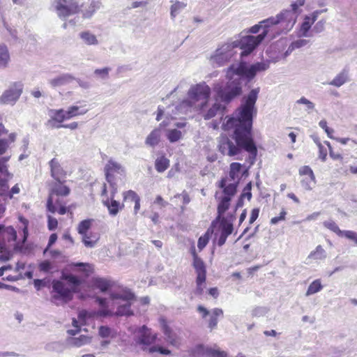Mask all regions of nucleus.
I'll return each instance as SVG.
<instances>
[{
	"label": "nucleus",
	"instance_id": "obj_1",
	"mask_svg": "<svg viewBox=\"0 0 357 357\" xmlns=\"http://www.w3.org/2000/svg\"><path fill=\"white\" fill-rule=\"evenodd\" d=\"M259 93V88L252 89L243 97L241 107L236 110V117H226V122L222 123V129L225 131L232 130L233 139L236 144L227 137H222L219 141V150L223 154L234 156L241 152V149L250 153L249 158L253 164L257 149L251 136L252 115L256 114L255 103Z\"/></svg>",
	"mask_w": 357,
	"mask_h": 357
},
{
	"label": "nucleus",
	"instance_id": "obj_30",
	"mask_svg": "<svg viewBox=\"0 0 357 357\" xmlns=\"http://www.w3.org/2000/svg\"><path fill=\"white\" fill-rule=\"evenodd\" d=\"M261 29H262V32L261 33H264L265 31H267L266 37H268L270 40L274 38V35L271 33L272 31L271 24H266V23H264V20L260 22L259 24L252 26L249 31L252 33H257Z\"/></svg>",
	"mask_w": 357,
	"mask_h": 357
},
{
	"label": "nucleus",
	"instance_id": "obj_29",
	"mask_svg": "<svg viewBox=\"0 0 357 357\" xmlns=\"http://www.w3.org/2000/svg\"><path fill=\"white\" fill-rule=\"evenodd\" d=\"M10 61L9 50L5 44H0V68H6Z\"/></svg>",
	"mask_w": 357,
	"mask_h": 357
},
{
	"label": "nucleus",
	"instance_id": "obj_31",
	"mask_svg": "<svg viewBox=\"0 0 357 357\" xmlns=\"http://www.w3.org/2000/svg\"><path fill=\"white\" fill-rule=\"evenodd\" d=\"M1 231L2 232L3 242L5 244V242L7 241H14L16 240L17 234L15 230L12 227H5L3 225H1Z\"/></svg>",
	"mask_w": 357,
	"mask_h": 357
},
{
	"label": "nucleus",
	"instance_id": "obj_23",
	"mask_svg": "<svg viewBox=\"0 0 357 357\" xmlns=\"http://www.w3.org/2000/svg\"><path fill=\"white\" fill-rule=\"evenodd\" d=\"M238 182L231 181L228 178H223L220 181V187L223 188L224 197H231L236 192Z\"/></svg>",
	"mask_w": 357,
	"mask_h": 357
},
{
	"label": "nucleus",
	"instance_id": "obj_15",
	"mask_svg": "<svg viewBox=\"0 0 357 357\" xmlns=\"http://www.w3.org/2000/svg\"><path fill=\"white\" fill-rule=\"evenodd\" d=\"M106 195V185H104L102 190V196L103 197L102 203L104 206L107 208L109 215L115 216L118 214L119 211L122 209L123 206L121 205L120 202L114 199L115 194L113 195V188H112L110 197H107Z\"/></svg>",
	"mask_w": 357,
	"mask_h": 357
},
{
	"label": "nucleus",
	"instance_id": "obj_44",
	"mask_svg": "<svg viewBox=\"0 0 357 357\" xmlns=\"http://www.w3.org/2000/svg\"><path fill=\"white\" fill-rule=\"evenodd\" d=\"M186 7V3L183 1H176L171 6L170 14L174 18L183 9Z\"/></svg>",
	"mask_w": 357,
	"mask_h": 357
},
{
	"label": "nucleus",
	"instance_id": "obj_3",
	"mask_svg": "<svg viewBox=\"0 0 357 357\" xmlns=\"http://www.w3.org/2000/svg\"><path fill=\"white\" fill-rule=\"evenodd\" d=\"M134 301V294L130 291L123 289L110 291V297L96 298L100 309L96 314L100 317L133 315L130 306Z\"/></svg>",
	"mask_w": 357,
	"mask_h": 357
},
{
	"label": "nucleus",
	"instance_id": "obj_56",
	"mask_svg": "<svg viewBox=\"0 0 357 357\" xmlns=\"http://www.w3.org/2000/svg\"><path fill=\"white\" fill-rule=\"evenodd\" d=\"M139 198V197L137 193L132 190H128L123 192L124 201L135 202V200Z\"/></svg>",
	"mask_w": 357,
	"mask_h": 357
},
{
	"label": "nucleus",
	"instance_id": "obj_26",
	"mask_svg": "<svg viewBox=\"0 0 357 357\" xmlns=\"http://www.w3.org/2000/svg\"><path fill=\"white\" fill-rule=\"evenodd\" d=\"M79 37L83 44L89 46L98 45L99 40L97 36L89 31H84L79 33Z\"/></svg>",
	"mask_w": 357,
	"mask_h": 357
},
{
	"label": "nucleus",
	"instance_id": "obj_36",
	"mask_svg": "<svg viewBox=\"0 0 357 357\" xmlns=\"http://www.w3.org/2000/svg\"><path fill=\"white\" fill-rule=\"evenodd\" d=\"M296 105H303L304 110L309 114L315 110V104L304 96L297 100Z\"/></svg>",
	"mask_w": 357,
	"mask_h": 357
},
{
	"label": "nucleus",
	"instance_id": "obj_11",
	"mask_svg": "<svg viewBox=\"0 0 357 357\" xmlns=\"http://www.w3.org/2000/svg\"><path fill=\"white\" fill-rule=\"evenodd\" d=\"M24 85L20 82L11 84L0 96V105L13 106L20 99L23 92Z\"/></svg>",
	"mask_w": 357,
	"mask_h": 357
},
{
	"label": "nucleus",
	"instance_id": "obj_25",
	"mask_svg": "<svg viewBox=\"0 0 357 357\" xmlns=\"http://www.w3.org/2000/svg\"><path fill=\"white\" fill-rule=\"evenodd\" d=\"M50 166L52 176L58 182H60L61 180L63 178L65 174L58 160L56 158H53L50 162Z\"/></svg>",
	"mask_w": 357,
	"mask_h": 357
},
{
	"label": "nucleus",
	"instance_id": "obj_57",
	"mask_svg": "<svg viewBox=\"0 0 357 357\" xmlns=\"http://www.w3.org/2000/svg\"><path fill=\"white\" fill-rule=\"evenodd\" d=\"M7 179H3L0 178V195L5 196L7 195V191L9 188L8 184V180Z\"/></svg>",
	"mask_w": 357,
	"mask_h": 357
},
{
	"label": "nucleus",
	"instance_id": "obj_54",
	"mask_svg": "<svg viewBox=\"0 0 357 357\" xmlns=\"http://www.w3.org/2000/svg\"><path fill=\"white\" fill-rule=\"evenodd\" d=\"M110 70L111 68L108 67H105L101 69H96L94 70V75L102 79H105L108 77Z\"/></svg>",
	"mask_w": 357,
	"mask_h": 357
},
{
	"label": "nucleus",
	"instance_id": "obj_12",
	"mask_svg": "<svg viewBox=\"0 0 357 357\" xmlns=\"http://www.w3.org/2000/svg\"><path fill=\"white\" fill-rule=\"evenodd\" d=\"M105 172L106 180L109 183L112 188H113V195L117 192L116 183L115 182L114 175L119 174L120 176H125V168L118 162L109 159L105 166Z\"/></svg>",
	"mask_w": 357,
	"mask_h": 357
},
{
	"label": "nucleus",
	"instance_id": "obj_42",
	"mask_svg": "<svg viewBox=\"0 0 357 357\" xmlns=\"http://www.w3.org/2000/svg\"><path fill=\"white\" fill-rule=\"evenodd\" d=\"M213 230L212 227L208 229V230L206 231V233L199 237L198 240L197 246L198 248L202 250L203 248L206 247V245L208 244L209 239L211 238V235L213 234Z\"/></svg>",
	"mask_w": 357,
	"mask_h": 357
},
{
	"label": "nucleus",
	"instance_id": "obj_53",
	"mask_svg": "<svg viewBox=\"0 0 357 357\" xmlns=\"http://www.w3.org/2000/svg\"><path fill=\"white\" fill-rule=\"evenodd\" d=\"M10 252L5 247V244L0 248V261L5 262L8 261L11 257Z\"/></svg>",
	"mask_w": 357,
	"mask_h": 357
},
{
	"label": "nucleus",
	"instance_id": "obj_60",
	"mask_svg": "<svg viewBox=\"0 0 357 357\" xmlns=\"http://www.w3.org/2000/svg\"><path fill=\"white\" fill-rule=\"evenodd\" d=\"M39 268L41 271L47 273L52 268V266L49 261H44L40 264Z\"/></svg>",
	"mask_w": 357,
	"mask_h": 357
},
{
	"label": "nucleus",
	"instance_id": "obj_2",
	"mask_svg": "<svg viewBox=\"0 0 357 357\" xmlns=\"http://www.w3.org/2000/svg\"><path fill=\"white\" fill-rule=\"evenodd\" d=\"M228 82L224 87L222 82L214 84V90L224 101L230 102L242 93V80L252 79L257 74L252 65L248 66L245 62H240L238 66L231 65L225 70Z\"/></svg>",
	"mask_w": 357,
	"mask_h": 357
},
{
	"label": "nucleus",
	"instance_id": "obj_14",
	"mask_svg": "<svg viewBox=\"0 0 357 357\" xmlns=\"http://www.w3.org/2000/svg\"><path fill=\"white\" fill-rule=\"evenodd\" d=\"M67 111L63 109H50L48 115L50 119L47 121V126L51 128H60L62 127V123L70 119L67 114Z\"/></svg>",
	"mask_w": 357,
	"mask_h": 357
},
{
	"label": "nucleus",
	"instance_id": "obj_13",
	"mask_svg": "<svg viewBox=\"0 0 357 357\" xmlns=\"http://www.w3.org/2000/svg\"><path fill=\"white\" fill-rule=\"evenodd\" d=\"M326 10H315L308 15L305 16L303 22L301 24L300 27L297 32L298 37L310 38L313 36V31L312 26L317 20L318 16Z\"/></svg>",
	"mask_w": 357,
	"mask_h": 357
},
{
	"label": "nucleus",
	"instance_id": "obj_27",
	"mask_svg": "<svg viewBox=\"0 0 357 357\" xmlns=\"http://www.w3.org/2000/svg\"><path fill=\"white\" fill-rule=\"evenodd\" d=\"M66 111L70 119L77 116L84 115L88 112L89 109L86 107L85 105H73L68 107Z\"/></svg>",
	"mask_w": 357,
	"mask_h": 357
},
{
	"label": "nucleus",
	"instance_id": "obj_22",
	"mask_svg": "<svg viewBox=\"0 0 357 357\" xmlns=\"http://www.w3.org/2000/svg\"><path fill=\"white\" fill-rule=\"evenodd\" d=\"M193 255V266L196 271L197 277L199 280H203L204 278H206V267L203 261L199 258L195 253V249H192Z\"/></svg>",
	"mask_w": 357,
	"mask_h": 357
},
{
	"label": "nucleus",
	"instance_id": "obj_38",
	"mask_svg": "<svg viewBox=\"0 0 357 357\" xmlns=\"http://www.w3.org/2000/svg\"><path fill=\"white\" fill-rule=\"evenodd\" d=\"M220 229L222 234L229 236L233 231L232 220L222 218L220 223Z\"/></svg>",
	"mask_w": 357,
	"mask_h": 357
},
{
	"label": "nucleus",
	"instance_id": "obj_62",
	"mask_svg": "<svg viewBox=\"0 0 357 357\" xmlns=\"http://www.w3.org/2000/svg\"><path fill=\"white\" fill-rule=\"evenodd\" d=\"M287 213L285 211L284 209H282V211L280 212V216L278 217H274L273 218H271V223L272 225H276L278 224L280 221L281 220H285V215H286Z\"/></svg>",
	"mask_w": 357,
	"mask_h": 357
},
{
	"label": "nucleus",
	"instance_id": "obj_63",
	"mask_svg": "<svg viewBox=\"0 0 357 357\" xmlns=\"http://www.w3.org/2000/svg\"><path fill=\"white\" fill-rule=\"evenodd\" d=\"M57 220L50 215H48V229L50 230H54L57 227Z\"/></svg>",
	"mask_w": 357,
	"mask_h": 357
},
{
	"label": "nucleus",
	"instance_id": "obj_7",
	"mask_svg": "<svg viewBox=\"0 0 357 357\" xmlns=\"http://www.w3.org/2000/svg\"><path fill=\"white\" fill-rule=\"evenodd\" d=\"M237 55L236 43H234L233 38H230L218 45L210 56L209 61L212 66L221 67L234 60Z\"/></svg>",
	"mask_w": 357,
	"mask_h": 357
},
{
	"label": "nucleus",
	"instance_id": "obj_8",
	"mask_svg": "<svg viewBox=\"0 0 357 357\" xmlns=\"http://www.w3.org/2000/svg\"><path fill=\"white\" fill-rule=\"evenodd\" d=\"M267 36V31L258 36H244L233 38L236 43L237 50H241V57L249 55L264 40Z\"/></svg>",
	"mask_w": 357,
	"mask_h": 357
},
{
	"label": "nucleus",
	"instance_id": "obj_37",
	"mask_svg": "<svg viewBox=\"0 0 357 357\" xmlns=\"http://www.w3.org/2000/svg\"><path fill=\"white\" fill-rule=\"evenodd\" d=\"M184 134V132L176 128L169 129L166 132V137L171 143H174L182 139Z\"/></svg>",
	"mask_w": 357,
	"mask_h": 357
},
{
	"label": "nucleus",
	"instance_id": "obj_9",
	"mask_svg": "<svg viewBox=\"0 0 357 357\" xmlns=\"http://www.w3.org/2000/svg\"><path fill=\"white\" fill-rule=\"evenodd\" d=\"M298 15V13L294 10H284L275 17H271L264 20V23L271 24V28L273 26L278 25L281 31L287 32L294 26Z\"/></svg>",
	"mask_w": 357,
	"mask_h": 357
},
{
	"label": "nucleus",
	"instance_id": "obj_19",
	"mask_svg": "<svg viewBox=\"0 0 357 357\" xmlns=\"http://www.w3.org/2000/svg\"><path fill=\"white\" fill-rule=\"evenodd\" d=\"M75 78L69 73L61 74L48 80L49 84L52 88L63 86L71 83Z\"/></svg>",
	"mask_w": 357,
	"mask_h": 357
},
{
	"label": "nucleus",
	"instance_id": "obj_47",
	"mask_svg": "<svg viewBox=\"0 0 357 357\" xmlns=\"http://www.w3.org/2000/svg\"><path fill=\"white\" fill-rule=\"evenodd\" d=\"M309 43L308 40L306 39H298L291 43L288 50L286 52V55H287L289 52H291L295 49H298L302 47L306 46Z\"/></svg>",
	"mask_w": 357,
	"mask_h": 357
},
{
	"label": "nucleus",
	"instance_id": "obj_17",
	"mask_svg": "<svg viewBox=\"0 0 357 357\" xmlns=\"http://www.w3.org/2000/svg\"><path fill=\"white\" fill-rule=\"evenodd\" d=\"M198 311L202 314V317L205 318L207 315L210 314V319L208 320V327L211 330L216 328L218 325V317H223V310L220 308H214L211 312H209L206 308L203 306L199 305L197 307Z\"/></svg>",
	"mask_w": 357,
	"mask_h": 357
},
{
	"label": "nucleus",
	"instance_id": "obj_51",
	"mask_svg": "<svg viewBox=\"0 0 357 357\" xmlns=\"http://www.w3.org/2000/svg\"><path fill=\"white\" fill-rule=\"evenodd\" d=\"M270 60H266L261 62H257L252 65L254 67L255 70H256L257 73H258L268 70L270 67Z\"/></svg>",
	"mask_w": 357,
	"mask_h": 357
},
{
	"label": "nucleus",
	"instance_id": "obj_35",
	"mask_svg": "<svg viewBox=\"0 0 357 357\" xmlns=\"http://www.w3.org/2000/svg\"><path fill=\"white\" fill-rule=\"evenodd\" d=\"M327 257L326 251L323 248L321 245H317L316 248L312 251L309 255L308 259H312L314 260H324Z\"/></svg>",
	"mask_w": 357,
	"mask_h": 357
},
{
	"label": "nucleus",
	"instance_id": "obj_34",
	"mask_svg": "<svg viewBox=\"0 0 357 357\" xmlns=\"http://www.w3.org/2000/svg\"><path fill=\"white\" fill-rule=\"evenodd\" d=\"M241 169V165L238 162H233L230 165V171L229 174L228 180L231 181L238 182L240 178V172Z\"/></svg>",
	"mask_w": 357,
	"mask_h": 357
},
{
	"label": "nucleus",
	"instance_id": "obj_33",
	"mask_svg": "<svg viewBox=\"0 0 357 357\" xmlns=\"http://www.w3.org/2000/svg\"><path fill=\"white\" fill-rule=\"evenodd\" d=\"M94 285L96 288L99 289L102 292L108 291L110 295V291H116L112 288L110 281L103 278H96L94 282ZM118 291V289H116Z\"/></svg>",
	"mask_w": 357,
	"mask_h": 357
},
{
	"label": "nucleus",
	"instance_id": "obj_55",
	"mask_svg": "<svg viewBox=\"0 0 357 357\" xmlns=\"http://www.w3.org/2000/svg\"><path fill=\"white\" fill-rule=\"evenodd\" d=\"M326 20H321L317 22L312 28L313 35L324 31L325 29Z\"/></svg>",
	"mask_w": 357,
	"mask_h": 357
},
{
	"label": "nucleus",
	"instance_id": "obj_28",
	"mask_svg": "<svg viewBox=\"0 0 357 357\" xmlns=\"http://www.w3.org/2000/svg\"><path fill=\"white\" fill-rule=\"evenodd\" d=\"M161 137V130L160 128L153 130L150 134L147 136L145 140V144L151 147L157 146Z\"/></svg>",
	"mask_w": 357,
	"mask_h": 357
},
{
	"label": "nucleus",
	"instance_id": "obj_43",
	"mask_svg": "<svg viewBox=\"0 0 357 357\" xmlns=\"http://www.w3.org/2000/svg\"><path fill=\"white\" fill-rule=\"evenodd\" d=\"M98 333L102 338H114L116 335V332L114 330L106 326H100L98 330Z\"/></svg>",
	"mask_w": 357,
	"mask_h": 357
},
{
	"label": "nucleus",
	"instance_id": "obj_39",
	"mask_svg": "<svg viewBox=\"0 0 357 357\" xmlns=\"http://www.w3.org/2000/svg\"><path fill=\"white\" fill-rule=\"evenodd\" d=\"M348 81V73L346 71H342L337 74L332 81L329 82L330 85L336 87H340Z\"/></svg>",
	"mask_w": 357,
	"mask_h": 357
},
{
	"label": "nucleus",
	"instance_id": "obj_21",
	"mask_svg": "<svg viewBox=\"0 0 357 357\" xmlns=\"http://www.w3.org/2000/svg\"><path fill=\"white\" fill-rule=\"evenodd\" d=\"M92 337L89 335H81L79 337H70L66 339V344L69 347H81L91 343Z\"/></svg>",
	"mask_w": 357,
	"mask_h": 357
},
{
	"label": "nucleus",
	"instance_id": "obj_18",
	"mask_svg": "<svg viewBox=\"0 0 357 357\" xmlns=\"http://www.w3.org/2000/svg\"><path fill=\"white\" fill-rule=\"evenodd\" d=\"M213 91L216 93L217 97L215 98V102L213 104V105L206 112L204 109L202 111L203 112L202 115L204 119L208 120L211 119L217 115L219 113H221L225 108V106L222 105L219 100L225 103H228L229 102H226L222 100L219 96L218 93L213 89Z\"/></svg>",
	"mask_w": 357,
	"mask_h": 357
},
{
	"label": "nucleus",
	"instance_id": "obj_16",
	"mask_svg": "<svg viewBox=\"0 0 357 357\" xmlns=\"http://www.w3.org/2000/svg\"><path fill=\"white\" fill-rule=\"evenodd\" d=\"M70 193V189L66 185H63L61 184V182H58L57 183H55L54 187L52 189V192L49 195V197L47 199V210L54 213L56 212V206L53 204V197L52 195L55 194L56 195L59 196H67Z\"/></svg>",
	"mask_w": 357,
	"mask_h": 357
},
{
	"label": "nucleus",
	"instance_id": "obj_45",
	"mask_svg": "<svg viewBox=\"0 0 357 357\" xmlns=\"http://www.w3.org/2000/svg\"><path fill=\"white\" fill-rule=\"evenodd\" d=\"M93 220L87 219L81 221L77 225V232L81 234H84L85 233H88L92 225Z\"/></svg>",
	"mask_w": 357,
	"mask_h": 357
},
{
	"label": "nucleus",
	"instance_id": "obj_52",
	"mask_svg": "<svg viewBox=\"0 0 357 357\" xmlns=\"http://www.w3.org/2000/svg\"><path fill=\"white\" fill-rule=\"evenodd\" d=\"M340 237H344L352 241L357 245V232L351 230H343Z\"/></svg>",
	"mask_w": 357,
	"mask_h": 357
},
{
	"label": "nucleus",
	"instance_id": "obj_48",
	"mask_svg": "<svg viewBox=\"0 0 357 357\" xmlns=\"http://www.w3.org/2000/svg\"><path fill=\"white\" fill-rule=\"evenodd\" d=\"M324 226L340 236L343 230H341L333 220H326L323 222Z\"/></svg>",
	"mask_w": 357,
	"mask_h": 357
},
{
	"label": "nucleus",
	"instance_id": "obj_5",
	"mask_svg": "<svg viewBox=\"0 0 357 357\" xmlns=\"http://www.w3.org/2000/svg\"><path fill=\"white\" fill-rule=\"evenodd\" d=\"M65 281L54 280L52 283V302L56 305L68 303L73 298V292L79 284V280L73 275H63Z\"/></svg>",
	"mask_w": 357,
	"mask_h": 357
},
{
	"label": "nucleus",
	"instance_id": "obj_50",
	"mask_svg": "<svg viewBox=\"0 0 357 357\" xmlns=\"http://www.w3.org/2000/svg\"><path fill=\"white\" fill-rule=\"evenodd\" d=\"M299 174L307 175L313 183H316V178L312 169L309 166H303L299 169Z\"/></svg>",
	"mask_w": 357,
	"mask_h": 357
},
{
	"label": "nucleus",
	"instance_id": "obj_10",
	"mask_svg": "<svg viewBox=\"0 0 357 357\" xmlns=\"http://www.w3.org/2000/svg\"><path fill=\"white\" fill-rule=\"evenodd\" d=\"M54 8L57 15L62 19L75 15L80 10L77 0H55Z\"/></svg>",
	"mask_w": 357,
	"mask_h": 357
},
{
	"label": "nucleus",
	"instance_id": "obj_40",
	"mask_svg": "<svg viewBox=\"0 0 357 357\" xmlns=\"http://www.w3.org/2000/svg\"><path fill=\"white\" fill-rule=\"evenodd\" d=\"M169 166V160L163 155L157 158L155 161V167L158 172H165Z\"/></svg>",
	"mask_w": 357,
	"mask_h": 357
},
{
	"label": "nucleus",
	"instance_id": "obj_64",
	"mask_svg": "<svg viewBox=\"0 0 357 357\" xmlns=\"http://www.w3.org/2000/svg\"><path fill=\"white\" fill-rule=\"evenodd\" d=\"M9 146V142L6 139H0V155L3 154Z\"/></svg>",
	"mask_w": 357,
	"mask_h": 357
},
{
	"label": "nucleus",
	"instance_id": "obj_61",
	"mask_svg": "<svg viewBox=\"0 0 357 357\" xmlns=\"http://www.w3.org/2000/svg\"><path fill=\"white\" fill-rule=\"evenodd\" d=\"M305 0H296L294 2H293L291 5V10H294L299 14L298 8L303 6L305 3Z\"/></svg>",
	"mask_w": 357,
	"mask_h": 357
},
{
	"label": "nucleus",
	"instance_id": "obj_20",
	"mask_svg": "<svg viewBox=\"0 0 357 357\" xmlns=\"http://www.w3.org/2000/svg\"><path fill=\"white\" fill-rule=\"evenodd\" d=\"M197 353L211 357H227V354L216 347H210L200 345L197 347Z\"/></svg>",
	"mask_w": 357,
	"mask_h": 357
},
{
	"label": "nucleus",
	"instance_id": "obj_46",
	"mask_svg": "<svg viewBox=\"0 0 357 357\" xmlns=\"http://www.w3.org/2000/svg\"><path fill=\"white\" fill-rule=\"evenodd\" d=\"M230 200L231 199L229 197H223L222 198L218 206V216L217 219H220L221 215L229 208Z\"/></svg>",
	"mask_w": 357,
	"mask_h": 357
},
{
	"label": "nucleus",
	"instance_id": "obj_49",
	"mask_svg": "<svg viewBox=\"0 0 357 357\" xmlns=\"http://www.w3.org/2000/svg\"><path fill=\"white\" fill-rule=\"evenodd\" d=\"M9 160V157H3L0 158V173L2 175L6 176L8 178H11L13 177V174H11L7 168V162Z\"/></svg>",
	"mask_w": 357,
	"mask_h": 357
},
{
	"label": "nucleus",
	"instance_id": "obj_6",
	"mask_svg": "<svg viewBox=\"0 0 357 357\" xmlns=\"http://www.w3.org/2000/svg\"><path fill=\"white\" fill-rule=\"evenodd\" d=\"M134 342L136 347H139L142 351H146L149 354L159 352L163 355H170L171 351L169 349L163 348L162 347L153 345L156 340V335L152 334L151 329L146 326L139 327L133 331Z\"/></svg>",
	"mask_w": 357,
	"mask_h": 357
},
{
	"label": "nucleus",
	"instance_id": "obj_32",
	"mask_svg": "<svg viewBox=\"0 0 357 357\" xmlns=\"http://www.w3.org/2000/svg\"><path fill=\"white\" fill-rule=\"evenodd\" d=\"M82 241L86 248H93L97 244L99 238L91 232L81 234Z\"/></svg>",
	"mask_w": 357,
	"mask_h": 357
},
{
	"label": "nucleus",
	"instance_id": "obj_59",
	"mask_svg": "<svg viewBox=\"0 0 357 357\" xmlns=\"http://www.w3.org/2000/svg\"><path fill=\"white\" fill-rule=\"evenodd\" d=\"M241 197L244 199L247 198L248 200H250L252 197V193H251V183H249L246 185V186L243 189V192L241 195Z\"/></svg>",
	"mask_w": 357,
	"mask_h": 357
},
{
	"label": "nucleus",
	"instance_id": "obj_58",
	"mask_svg": "<svg viewBox=\"0 0 357 357\" xmlns=\"http://www.w3.org/2000/svg\"><path fill=\"white\" fill-rule=\"evenodd\" d=\"M205 281L206 278H204L203 280H199V278H197L196 283H197V289H196V294H202L204 291V289L205 288Z\"/></svg>",
	"mask_w": 357,
	"mask_h": 357
},
{
	"label": "nucleus",
	"instance_id": "obj_4",
	"mask_svg": "<svg viewBox=\"0 0 357 357\" xmlns=\"http://www.w3.org/2000/svg\"><path fill=\"white\" fill-rule=\"evenodd\" d=\"M211 94V88L205 83L192 85L188 91V97L176 107L179 113L191 111H202L206 105Z\"/></svg>",
	"mask_w": 357,
	"mask_h": 357
},
{
	"label": "nucleus",
	"instance_id": "obj_41",
	"mask_svg": "<svg viewBox=\"0 0 357 357\" xmlns=\"http://www.w3.org/2000/svg\"><path fill=\"white\" fill-rule=\"evenodd\" d=\"M322 288L323 286L321 283V280L319 279L315 280L309 285L305 293V296H309L310 295L314 294L320 291Z\"/></svg>",
	"mask_w": 357,
	"mask_h": 357
},
{
	"label": "nucleus",
	"instance_id": "obj_24",
	"mask_svg": "<svg viewBox=\"0 0 357 357\" xmlns=\"http://www.w3.org/2000/svg\"><path fill=\"white\" fill-rule=\"evenodd\" d=\"M162 331L165 335L166 341L174 347H178L180 345V339L177 335L172 331V330L162 320Z\"/></svg>",
	"mask_w": 357,
	"mask_h": 357
}]
</instances>
